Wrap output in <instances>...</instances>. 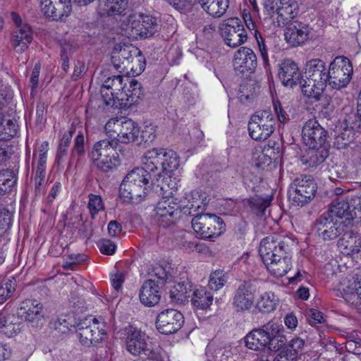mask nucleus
<instances>
[{
    "mask_svg": "<svg viewBox=\"0 0 361 361\" xmlns=\"http://www.w3.org/2000/svg\"><path fill=\"white\" fill-rule=\"evenodd\" d=\"M184 324L183 314L175 309H167L157 317L156 326L163 334H171L178 331Z\"/></svg>",
    "mask_w": 361,
    "mask_h": 361,
    "instance_id": "16",
    "label": "nucleus"
},
{
    "mask_svg": "<svg viewBox=\"0 0 361 361\" xmlns=\"http://www.w3.org/2000/svg\"><path fill=\"white\" fill-rule=\"evenodd\" d=\"M293 192L290 194L293 202L297 206H304L315 196L317 184L314 179L308 176H301L293 181Z\"/></svg>",
    "mask_w": 361,
    "mask_h": 361,
    "instance_id": "13",
    "label": "nucleus"
},
{
    "mask_svg": "<svg viewBox=\"0 0 361 361\" xmlns=\"http://www.w3.org/2000/svg\"><path fill=\"white\" fill-rule=\"evenodd\" d=\"M293 245L292 239L286 235L273 234L264 238L259 244V253L262 261H269L290 251Z\"/></svg>",
    "mask_w": 361,
    "mask_h": 361,
    "instance_id": "9",
    "label": "nucleus"
},
{
    "mask_svg": "<svg viewBox=\"0 0 361 361\" xmlns=\"http://www.w3.org/2000/svg\"><path fill=\"white\" fill-rule=\"evenodd\" d=\"M255 298V290L252 283L245 281L236 288L232 305L237 312H244L252 307Z\"/></svg>",
    "mask_w": 361,
    "mask_h": 361,
    "instance_id": "18",
    "label": "nucleus"
},
{
    "mask_svg": "<svg viewBox=\"0 0 361 361\" xmlns=\"http://www.w3.org/2000/svg\"><path fill=\"white\" fill-rule=\"evenodd\" d=\"M17 130L18 126L15 121L8 119L6 125L2 122L0 124V141L11 140L17 134Z\"/></svg>",
    "mask_w": 361,
    "mask_h": 361,
    "instance_id": "50",
    "label": "nucleus"
},
{
    "mask_svg": "<svg viewBox=\"0 0 361 361\" xmlns=\"http://www.w3.org/2000/svg\"><path fill=\"white\" fill-rule=\"evenodd\" d=\"M248 206L252 212L257 216H262L266 209L269 206L270 200L263 199L259 196H255L247 200Z\"/></svg>",
    "mask_w": 361,
    "mask_h": 361,
    "instance_id": "47",
    "label": "nucleus"
},
{
    "mask_svg": "<svg viewBox=\"0 0 361 361\" xmlns=\"http://www.w3.org/2000/svg\"><path fill=\"white\" fill-rule=\"evenodd\" d=\"M49 151V142H42L37 151L34 152L32 165L35 169V174L46 175L47 153Z\"/></svg>",
    "mask_w": 361,
    "mask_h": 361,
    "instance_id": "40",
    "label": "nucleus"
},
{
    "mask_svg": "<svg viewBox=\"0 0 361 361\" xmlns=\"http://www.w3.org/2000/svg\"><path fill=\"white\" fill-rule=\"evenodd\" d=\"M257 65V56L250 48L243 47L235 54L233 67L236 72L241 74L252 73Z\"/></svg>",
    "mask_w": 361,
    "mask_h": 361,
    "instance_id": "19",
    "label": "nucleus"
},
{
    "mask_svg": "<svg viewBox=\"0 0 361 361\" xmlns=\"http://www.w3.org/2000/svg\"><path fill=\"white\" fill-rule=\"evenodd\" d=\"M151 174L142 168H135L123 178L120 185V195L126 201L140 203L149 191Z\"/></svg>",
    "mask_w": 361,
    "mask_h": 361,
    "instance_id": "4",
    "label": "nucleus"
},
{
    "mask_svg": "<svg viewBox=\"0 0 361 361\" xmlns=\"http://www.w3.org/2000/svg\"><path fill=\"white\" fill-rule=\"evenodd\" d=\"M126 32L130 37L135 39L146 38V32L144 30L140 19L130 21Z\"/></svg>",
    "mask_w": 361,
    "mask_h": 361,
    "instance_id": "51",
    "label": "nucleus"
},
{
    "mask_svg": "<svg viewBox=\"0 0 361 361\" xmlns=\"http://www.w3.org/2000/svg\"><path fill=\"white\" fill-rule=\"evenodd\" d=\"M195 2L214 18L221 17L228 8V0H195Z\"/></svg>",
    "mask_w": 361,
    "mask_h": 361,
    "instance_id": "37",
    "label": "nucleus"
},
{
    "mask_svg": "<svg viewBox=\"0 0 361 361\" xmlns=\"http://www.w3.org/2000/svg\"><path fill=\"white\" fill-rule=\"evenodd\" d=\"M194 215L191 221L192 227L201 238H212L219 236L224 230L222 219L215 214H197Z\"/></svg>",
    "mask_w": 361,
    "mask_h": 361,
    "instance_id": "10",
    "label": "nucleus"
},
{
    "mask_svg": "<svg viewBox=\"0 0 361 361\" xmlns=\"http://www.w3.org/2000/svg\"><path fill=\"white\" fill-rule=\"evenodd\" d=\"M278 75L284 86L293 87L302 79L298 64L291 59H285L279 65Z\"/></svg>",
    "mask_w": 361,
    "mask_h": 361,
    "instance_id": "21",
    "label": "nucleus"
},
{
    "mask_svg": "<svg viewBox=\"0 0 361 361\" xmlns=\"http://www.w3.org/2000/svg\"><path fill=\"white\" fill-rule=\"evenodd\" d=\"M345 223L343 220L334 219L323 213L316 220L314 230L319 238L324 241L333 240L343 233L348 225Z\"/></svg>",
    "mask_w": 361,
    "mask_h": 361,
    "instance_id": "12",
    "label": "nucleus"
},
{
    "mask_svg": "<svg viewBox=\"0 0 361 361\" xmlns=\"http://www.w3.org/2000/svg\"><path fill=\"white\" fill-rule=\"evenodd\" d=\"M87 319H90L87 325L90 331V340L92 341V345H96L101 343L106 335L105 324L104 322H99L97 318L87 317Z\"/></svg>",
    "mask_w": 361,
    "mask_h": 361,
    "instance_id": "41",
    "label": "nucleus"
},
{
    "mask_svg": "<svg viewBox=\"0 0 361 361\" xmlns=\"http://www.w3.org/2000/svg\"><path fill=\"white\" fill-rule=\"evenodd\" d=\"M353 72V66L348 58L336 56L328 70L329 85L336 90L345 87L350 81Z\"/></svg>",
    "mask_w": 361,
    "mask_h": 361,
    "instance_id": "8",
    "label": "nucleus"
},
{
    "mask_svg": "<svg viewBox=\"0 0 361 361\" xmlns=\"http://www.w3.org/2000/svg\"><path fill=\"white\" fill-rule=\"evenodd\" d=\"M255 37L257 42L259 50L261 54V56L265 64L268 63L269 61V56H268V52L267 49L265 45L264 39L261 36L258 30L255 31Z\"/></svg>",
    "mask_w": 361,
    "mask_h": 361,
    "instance_id": "60",
    "label": "nucleus"
},
{
    "mask_svg": "<svg viewBox=\"0 0 361 361\" xmlns=\"http://www.w3.org/2000/svg\"><path fill=\"white\" fill-rule=\"evenodd\" d=\"M149 274L152 277H156L163 284L171 280V274L160 264L153 267Z\"/></svg>",
    "mask_w": 361,
    "mask_h": 361,
    "instance_id": "57",
    "label": "nucleus"
},
{
    "mask_svg": "<svg viewBox=\"0 0 361 361\" xmlns=\"http://www.w3.org/2000/svg\"><path fill=\"white\" fill-rule=\"evenodd\" d=\"M140 302L145 306L152 307L159 303L161 298L159 286L152 279L142 284L139 294Z\"/></svg>",
    "mask_w": 361,
    "mask_h": 361,
    "instance_id": "28",
    "label": "nucleus"
},
{
    "mask_svg": "<svg viewBox=\"0 0 361 361\" xmlns=\"http://www.w3.org/2000/svg\"><path fill=\"white\" fill-rule=\"evenodd\" d=\"M16 177L13 171L3 169L0 171V195L11 190L16 183Z\"/></svg>",
    "mask_w": 361,
    "mask_h": 361,
    "instance_id": "46",
    "label": "nucleus"
},
{
    "mask_svg": "<svg viewBox=\"0 0 361 361\" xmlns=\"http://www.w3.org/2000/svg\"><path fill=\"white\" fill-rule=\"evenodd\" d=\"M247 128L251 138L257 141L265 140L274 131V116L269 111H257L250 118Z\"/></svg>",
    "mask_w": 361,
    "mask_h": 361,
    "instance_id": "11",
    "label": "nucleus"
},
{
    "mask_svg": "<svg viewBox=\"0 0 361 361\" xmlns=\"http://www.w3.org/2000/svg\"><path fill=\"white\" fill-rule=\"evenodd\" d=\"M338 240L337 246L343 255L353 257L361 251V236L355 225H347Z\"/></svg>",
    "mask_w": 361,
    "mask_h": 361,
    "instance_id": "15",
    "label": "nucleus"
},
{
    "mask_svg": "<svg viewBox=\"0 0 361 361\" xmlns=\"http://www.w3.org/2000/svg\"><path fill=\"white\" fill-rule=\"evenodd\" d=\"M311 30L308 24L295 20L288 24L284 35L285 39L291 45L298 46L309 39Z\"/></svg>",
    "mask_w": 361,
    "mask_h": 361,
    "instance_id": "23",
    "label": "nucleus"
},
{
    "mask_svg": "<svg viewBox=\"0 0 361 361\" xmlns=\"http://www.w3.org/2000/svg\"><path fill=\"white\" fill-rule=\"evenodd\" d=\"M226 282L225 272L223 270H216L210 274L208 288L211 290L217 291L225 285Z\"/></svg>",
    "mask_w": 361,
    "mask_h": 361,
    "instance_id": "49",
    "label": "nucleus"
},
{
    "mask_svg": "<svg viewBox=\"0 0 361 361\" xmlns=\"http://www.w3.org/2000/svg\"><path fill=\"white\" fill-rule=\"evenodd\" d=\"M128 0H107L106 3L109 15L122 14L126 8Z\"/></svg>",
    "mask_w": 361,
    "mask_h": 361,
    "instance_id": "53",
    "label": "nucleus"
},
{
    "mask_svg": "<svg viewBox=\"0 0 361 361\" xmlns=\"http://www.w3.org/2000/svg\"><path fill=\"white\" fill-rule=\"evenodd\" d=\"M32 39V30L25 23L23 26L16 27L10 35L11 45L17 53H23L27 50Z\"/></svg>",
    "mask_w": 361,
    "mask_h": 361,
    "instance_id": "24",
    "label": "nucleus"
},
{
    "mask_svg": "<svg viewBox=\"0 0 361 361\" xmlns=\"http://www.w3.org/2000/svg\"><path fill=\"white\" fill-rule=\"evenodd\" d=\"M83 290L82 287H78L77 290L71 293L69 298V304L73 307H82L84 304V300L80 295V291Z\"/></svg>",
    "mask_w": 361,
    "mask_h": 361,
    "instance_id": "62",
    "label": "nucleus"
},
{
    "mask_svg": "<svg viewBox=\"0 0 361 361\" xmlns=\"http://www.w3.org/2000/svg\"><path fill=\"white\" fill-rule=\"evenodd\" d=\"M277 303L278 299L273 292H264L257 300V308L262 312L269 313L276 309Z\"/></svg>",
    "mask_w": 361,
    "mask_h": 361,
    "instance_id": "43",
    "label": "nucleus"
},
{
    "mask_svg": "<svg viewBox=\"0 0 361 361\" xmlns=\"http://www.w3.org/2000/svg\"><path fill=\"white\" fill-rule=\"evenodd\" d=\"M303 346L304 341L300 338H295L285 348L297 358L299 352L302 349Z\"/></svg>",
    "mask_w": 361,
    "mask_h": 361,
    "instance_id": "59",
    "label": "nucleus"
},
{
    "mask_svg": "<svg viewBox=\"0 0 361 361\" xmlns=\"http://www.w3.org/2000/svg\"><path fill=\"white\" fill-rule=\"evenodd\" d=\"M269 331L267 329V324L261 329H255L245 337L246 346L254 350H259L267 347L269 342Z\"/></svg>",
    "mask_w": 361,
    "mask_h": 361,
    "instance_id": "29",
    "label": "nucleus"
},
{
    "mask_svg": "<svg viewBox=\"0 0 361 361\" xmlns=\"http://www.w3.org/2000/svg\"><path fill=\"white\" fill-rule=\"evenodd\" d=\"M343 290L346 294L356 293L361 299V268L357 269L351 279L343 284Z\"/></svg>",
    "mask_w": 361,
    "mask_h": 361,
    "instance_id": "45",
    "label": "nucleus"
},
{
    "mask_svg": "<svg viewBox=\"0 0 361 361\" xmlns=\"http://www.w3.org/2000/svg\"><path fill=\"white\" fill-rule=\"evenodd\" d=\"M164 178L161 183H159V178L156 179V183H154L157 187L160 188V190L163 191L160 194L162 198L158 202L155 207V212L157 221L159 224L164 227L171 225L176 218V216L182 212L184 214H192V209L194 212L201 208V205L197 201L193 202L190 205L181 207L179 204L180 201L172 195V191L169 189V185L164 183Z\"/></svg>",
    "mask_w": 361,
    "mask_h": 361,
    "instance_id": "2",
    "label": "nucleus"
},
{
    "mask_svg": "<svg viewBox=\"0 0 361 361\" xmlns=\"http://www.w3.org/2000/svg\"><path fill=\"white\" fill-rule=\"evenodd\" d=\"M73 319V317L71 314L61 316L60 317L55 323L56 329H59L60 331L63 332L65 331V329L63 330L60 326H62L67 330H69L71 327H75L76 329V325L78 323V319Z\"/></svg>",
    "mask_w": 361,
    "mask_h": 361,
    "instance_id": "56",
    "label": "nucleus"
},
{
    "mask_svg": "<svg viewBox=\"0 0 361 361\" xmlns=\"http://www.w3.org/2000/svg\"><path fill=\"white\" fill-rule=\"evenodd\" d=\"M129 83V88L125 90V98H123L122 108H129L137 103L142 95V90L140 83L135 79L125 77L124 86Z\"/></svg>",
    "mask_w": 361,
    "mask_h": 361,
    "instance_id": "33",
    "label": "nucleus"
},
{
    "mask_svg": "<svg viewBox=\"0 0 361 361\" xmlns=\"http://www.w3.org/2000/svg\"><path fill=\"white\" fill-rule=\"evenodd\" d=\"M106 133L111 139L118 142L128 144L137 140L140 128L131 119L126 118H111L105 124Z\"/></svg>",
    "mask_w": 361,
    "mask_h": 361,
    "instance_id": "7",
    "label": "nucleus"
},
{
    "mask_svg": "<svg viewBox=\"0 0 361 361\" xmlns=\"http://www.w3.org/2000/svg\"><path fill=\"white\" fill-rule=\"evenodd\" d=\"M327 133L315 119L305 122L302 130L303 143L309 147H323L326 142Z\"/></svg>",
    "mask_w": 361,
    "mask_h": 361,
    "instance_id": "17",
    "label": "nucleus"
},
{
    "mask_svg": "<svg viewBox=\"0 0 361 361\" xmlns=\"http://www.w3.org/2000/svg\"><path fill=\"white\" fill-rule=\"evenodd\" d=\"M328 75L326 64L322 59H314L307 61L301 80L304 95L315 101L319 100L329 81Z\"/></svg>",
    "mask_w": 361,
    "mask_h": 361,
    "instance_id": "3",
    "label": "nucleus"
},
{
    "mask_svg": "<svg viewBox=\"0 0 361 361\" xmlns=\"http://www.w3.org/2000/svg\"><path fill=\"white\" fill-rule=\"evenodd\" d=\"M263 262L271 274L276 277H282L292 267L290 251Z\"/></svg>",
    "mask_w": 361,
    "mask_h": 361,
    "instance_id": "26",
    "label": "nucleus"
},
{
    "mask_svg": "<svg viewBox=\"0 0 361 361\" xmlns=\"http://www.w3.org/2000/svg\"><path fill=\"white\" fill-rule=\"evenodd\" d=\"M213 300V293L211 290H207L206 287L201 286L192 290L190 301L193 307L200 310H204L212 304Z\"/></svg>",
    "mask_w": 361,
    "mask_h": 361,
    "instance_id": "38",
    "label": "nucleus"
},
{
    "mask_svg": "<svg viewBox=\"0 0 361 361\" xmlns=\"http://www.w3.org/2000/svg\"><path fill=\"white\" fill-rule=\"evenodd\" d=\"M99 247L101 252L107 255H114L116 249L115 243L109 239L101 240L99 243Z\"/></svg>",
    "mask_w": 361,
    "mask_h": 361,
    "instance_id": "61",
    "label": "nucleus"
},
{
    "mask_svg": "<svg viewBox=\"0 0 361 361\" xmlns=\"http://www.w3.org/2000/svg\"><path fill=\"white\" fill-rule=\"evenodd\" d=\"M40 10L47 18L57 20L70 14L72 6L68 0H40Z\"/></svg>",
    "mask_w": 361,
    "mask_h": 361,
    "instance_id": "20",
    "label": "nucleus"
},
{
    "mask_svg": "<svg viewBox=\"0 0 361 361\" xmlns=\"http://www.w3.org/2000/svg\"><path fill=\"white\" fill-rule=\"evenodd\" d=\"M148 338L145 332L130 326L126 338L127 351L133 355H138L142 353L147 354L149 350Z\"/></svg>",
    "mask_w": 361,
    "mask_h": 361,
    "instance_id": "22",
    "label": "nucleus"
},
{
    "mask_svg": "<svg viewBox=\"0 0 361 361\" xmlns=\"http://www.w3.org/2000/svg\"><path fill=\"white\" fill-rule=\"evenodd\" d=\"M16 281L14 278L6 279L0 283V304H3L16 290Z\"/></svg>",
    "mask_w": 361,
    "mask_h": 361,
    "instance_id": "48",
    "label": "nucleus"
},
{
    "mask_svg": "<svg viewBox=\"0 0 361 361\" xmlns=\"http://www.w3.org/2000/svg\"><path fill=\"white\" fill-rule=\"evenodd\" d=\"M21 329L20 318L6 311L0 312V334L11 337Z\"/></svg>",
    "mask_w": 361,
    "mask_h": 361,
    "instance_id": "31",
    "label": "nucleus"
},
{
    "mask_svg": "<svg viewBox=\"0 0 361 361\" xmlns=\"http://www.w3.org/2000/svg\"><path fill=\"white\" fill-rule=\"evenodd\" d=\"M116 147V140L110 137L96 142L88 154L92 164L103 172L115 169L118 164Z\"/></svg>",
    "mask_w": 361,
    "mask_h": 361,
    "instance_id": "6",
    "label": "nucleus"
},
{
    "mask_svg": "<svg viewBox=\"0 0 361 361\" xmlns=\"http://www.w3.org/2000/svg\"><path fill=\"white\" fill-rule=\"evenodd\" d=\"M142 162L144 165L142 169L149 174L161 168V172L155 175L159 180L165 176L171 177L172 173L179 166V159L176 152L162 148L148 150L143 156Z\"/></svg>",
    "mask_w": 361,
    "mask_h": 361,
    "instance_id": "5",
    "label": "nucleus"
},
{
    "mask_svg": "<svg viewBox=\"0 0 361 361\" xmlns=\"http://www.w3.org/2000/svg\"><path fill=\"white\" fill-rule=\"evenodd\" d=\"M139 54L140 51L134 47L117 45L113 52L112 61L117 69L122 68L124 71L125 66L130 65L131 58Z\"/></svg>",
    "mask_w": 361,
    "mask_h": 361,
    "instance_id": "30",
    "label": "nucleus"
},
{
    "mask_svg": "<svg viewBox=\"0 0 361 361\" xmlns=\"http://www.w3.org/2000/svg\"><path fill=\"white\" fill-rule=\"evenodd\" d=\"M145 68V61L144 56L140 54L134 55L131 58L130 65L125 66V71H130L133 74L139 75L144 71Z\"/></svg>",
    "mask_w": 361,
    "mask_h": 361,
    "instance_id": "52",
    "label": "nucleus"
},
{
    "mask_svg": "<svg viewBox=\"0 0 361 361\" xmlns=\"http://www.w3.org/2000/svg\"><path fill=\"white\" fill-rule=\"evenodd\" d=\"M140 19L146 32V38L152 36L157 30L156 19L150 16H142Z\"/></svg>",
    "mask_w": 361,
    "mask_h": 361,
    "instance_id": "55",
    "label": "nucleus"
},
{
    "mask_svg": "<svg viewBox=\"0 0 361 361\" xmlns=\"http://www.w3.org/2000/svg\"><path fill=\"white\" fill-rule=\"evenodd\" d=\"M207 361H235L229 346L209 343L205 353Z\"/></svg>",
    "mask_w": 361,
    "mask_h": 361,
    "instance_id": "35",
    "label": "nucleus"
},
{
    "mask_svg": "<svg viewBox=\"0 0 361 361\" xmlns=\"http://www.w3.org/2000/svg\"><path fill=\"white\" fill-rule=\"evenodd\" d=\"M87 323H90V319H87V317H85L82 319H78V323L76 325V336L81 345L85 347H90L92 345Z\"/></svg>",
    "mask_w": 361,
    "mask_h": 361,
    "instance_id": "44",
    "label": "nucleus"
},
{
    "mask_svg": "<svg viewBox=\"0 0 361 361\" xmlns=\"http://www.w3.org/2000/svg\"><path fill=\"white\" fill-rule=\"evenodd\" d=\"M18 313L24 314L25 320L29 322H37L44 317L42 305L36 300L23 301Z\"/></svg>",
    "mask_w": 361,
    "mask_h": 361,
    "instance_id": "32",
    "label": "nucleus"
},
{
    "mask_svg": "<svg viewBox=\"0 0 361 361\" xmlns=\"http://www.w3.org/2000/svg\"><path fill=\"white\" fill-rule=\"evenodd\" d=\"M267 329L269 331V342L267 347L269 350L278 351L286 344V337L281 334V327L276 322L270 321L267 324Z\"/></svg>",
    "mask_w": 361,
    "mask_h": 361,
    "instance_id": "34",
    "label": "nucleus"
},
{
    "mask_svg": "<svg viewBox=\"0 0 361 361\" xmlns=\"http://www.w3.org/2000/svg\"><path fill=\"white\" fill-rule=\"evenodd\" d=\"M221 36L225 43L233 48L245 43L247 39V34L238 18H231L226 23L220 27Z\"/></svg>",
    "mask_w": 361,
    "mask_h": 361,
    "instance_id": "14",
    "label": "nucleus"
},
{
    "mask_svg": "<svg viewBox=\"0 0 361 361\" xmlns=\"http://www.w3.org/2000/svg\"><path fill=\"white\" fill-rule=\"evenodd\" d=\"M328 155V151L322 147H309L301 157L300 161L303 165L315 167L323 163Z\"/></svg>",
    "mask_w": 361,
    "mask_h": 361,
    "instance_id": "36",
    "label": "nucleus"
},
{
    "mask_svg": "<svg viewBox=\"0 0 361 361\" xmlns=\"http://www.w3.org/2000/svg\"><path fill=\"white\" fill-rule=\"evenodd\" d=\"M148 351H149V353H147L146 355H147L148 357L153 360L166 361L168 359L165 353L159 348L151 350H149Z\"/></svg>",
    "mask_w": 361,
    "mask_h": 361,
    "instance_id": "64",
    "label": "nucleus"
},
{
    "mask_svg": "<svg viewBox=\"0 0 361 361\" xmlns=\"http://www.w3.org/2000/svg\"><path fill=\"white\" fill-rule=\"evenodd\" d=\"M125 77L113 75L104 82L101 88V97L91 99L86 109L87 117L97 116L106 106L122 108L125 98Z\"/></svg>",
    "mask_w": 361,
    "mask_h": 361,
    "instance_id": "1",
    "label": "nucleus"
},
{
    "mask_svg": "<svg viewBox=\"0 0 361 361\" xmlns=\"http://www.w3.org/2000/svg\"><path fill=\"white\" fill-rule=\"evenodd\" d=\"M45 175L44 174H35V192L36 195H40L44 192L45 188Z\"/></svg>",
    "mask_w": 361,
    "mask_h": 361,
    "instance_id": "63",
    "label": "nucleus"
},
{
    "mask_svg": "<svg viewBox=\"0 0 361 361\" xmlns=\"http://www.w3.org/2000/svg\"><path fill=\"white\" fill-rule=\"evenodd\" d=\"M355 211L351 199L350 202L343 200L333 202L329 209L324 213L329 214L334 219H339L345 221L346 224L354 225L353 220L355 218Z\"/></svg>",
    "mask_w": 361,
    "mask_h": 361,
    "instance_id": "25",
    "label": "nucleus"
},
{
    "mask_svg": "<svg viewBox=\"0 0 361 361\" xmlns=\"http://www.w3.org/2000/svg\"><path fill=\"white\" fill-rule=\"evenodd\" d=\"M192 290V285L189 281L178 283L170 290V298L174 303L183 304L188 301Z\"/></svg>",
    "mask_w": 361,
    "mask_h": 361,
    "instance_id": "39",
    "label": "nucleus"
},
{
    "mask_svg": "<svg viewBox=\"0 0 361 361\" xmlns=\"http://www.w3.org/2000/svg\"><path fill=\"white\" fill-rule=\"evenodd\" d=\"M298 4L295 0H280V5L272 13L277 15L276 20L279 26L288 25L297 16Z\"/></svg>",
    "mask_w": 361,
    "mask_h": 361,
    "instance_id": "27",
    "label": "nucleus"
},
{
    "mask_svg": "<svg viewBox=\"0 0 361 361\" xmlns=\"http://www.w3.org/2000/svg\"><path fill=\"white\" fill-rule=\"evenodd\" d=\"M72 46L69 44L65 43L61 45V58L62 60V68L66 72L69 68V56L72 53Z\"/></svg>",
    "mask_w": 361,
    "mask_h": 361,
    "instance_id": "58",
    "label": "nucleus"
},
{
    "mask_svg": "<svg viewBox=\"0 0 361 361\" xmlns=\"http://www.w3.org/2000/svg\"><path fill=\"white\" fill-rule=\"evenodd\" d=\"M85 137L82 132H79L74 139L73 147L70 156V164L77 166L80 163V159L85 155Z\"/></svg>",
    "mask_w": 361,
    "mask_h": 361,
    "instance_id": "42",
    "label": "nucleus"
},
{
    "mask_svg": "<svg viewBox=\"0 0 361 361\" xmlns=\"http://www.w3.org/2000/svg\"><path fill=\"white\" fill-rule=\"evenodd\" d=\"M88 209L90 210L91 217L92 219H94V216L99 212L104 210V209L102 197L99 195L90 194L89 195Z\"/></svg>",
    "mask_w": 361,
    "mask_h": 361,
    "instance_id": "54",
    "label": "nucleus"
}]
</instances>
